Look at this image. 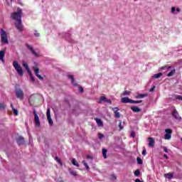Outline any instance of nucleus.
Segmentation results:
<instances>
[{
    "instance_id": "nucleus-10",
    "label": "nucleus",
    "mask_w": 182,
    "mask_h": 182,
    "mask_svg": "<svg viewBox=\"0 0 182 182\" xmlns=\"http://www.w3.org/2000/svg\"><path fill=\"white\" fill-rule=\"evenodd\" d=\"M112 110L114 111V113L115 114V117L117 119H119L120 117V112H119V108L118 107H111Z\"/></svg>"
},
{
    "instance_id": "nucleus-15",
    "label": "nucleus",
    "mask_w": 182,
    "mask_h": 182,
    "mask_svg": "<svg viewBox=\"0 0 182 182\" xmlns=\"http://www.w3.org/2000/svg\"><path fill=\"white\" fill-rule=\"evenodd\" d=\"M122 103H131L132 100H130L128 97H124L121 99Z\"/></svg>"
},
{
    "instance_id": "nucleus-41",
    "label": "nucleus",
    "mask_w": 182,
    "mask_h": 182,
    "mask_svg": "<svg viewBox=\"0 0 182 182\" xmlns=\"http://www.w3.org/2000/svg\"><path fill=\"white\" fill-rule=\"evenodd\" d=\"M78 90L80 93H83V92H85V90H83V87H79Z\"/></svg>"
},
{
    "instance_id": "nucleus-40",
    "label": "nucleus",
    "mask_w": 182,
    "mask_h": 182,
    "mask_svg": "<svg viewBox=\"0 0 182 182\" xmlns=\"http://www.w3.org/2000/svg\"><path fill=\"white\" fill-rule=\"evenodd\" d=\"M70 173L72 176H77V173L75 171H71Z\"/></svg>"
},
{
    "instance_id": "nucleus-31",
    "label": "nucleus",
    "mask_w": 182,
    "mask_h": 182,
    "mask_svg": "<svg viewBox=\"0 0 182 182\" xmlns=\"http://www.w3.org/2000/svg\"><path fill=\"white\" fill-rule=\"evenodd\" d=\"M28 75H30L31 82H35V77H33V75L32 74V72L28 73Z\"/></svg>"
},
{
    "instance_id": "nucleus-38",
    "label": "nucleus",
    "mask_w": 182,
    "mask_h": 182,
    "mask_svg": "<svg viewBox=\"0 0 182 182\" xmlns=\"http://www.w3.org/2000/svg\"><path fill=\"white\" fill-rule=\"evenodd\" d=\"M136 161L139 164H143V160H141L140 158H137Z\"/></svg>"
},
{
    "instance_id": "nucleus-6",
    "label": "nucleus",
    "mask_w": 182,
    "mask_h": 182,
    "mask_svg": "<svg viewBox=\"0 0 182 182\" xmlns=\"http://www.w3.org/2000/svg\"><path fill=\"white\" fill-rule=\"evenodd\" d=\"M17 99L23 100V91L21 89H16L15 91Z\"/></svg>"
},
{
    "instance_id": "nucleus-23",
    "label": "nucleus",
    "mask_w": 182,
    "mask_h": 182,
    "mask_svg": "<svg viewBox=\"0 0 182 182\" xmlns=\"http://www.w3.org/2000/svg\"><path fill=\"white\" fill-rule=\"evenodd\" d=\"M95 120L97 122V126H99L100 127H102V126H103V122H102V119L96 118Z\"/></svg>"
},
{
    "instance_id": "nucleus-7",
    "label": "nucleus",
    "mask_w": 182,
    "mask_h": 182,
    "mask_svg": "<svg viewBox=\"0 0 182 182\" xmlns=\"http://www.w3.org/2000/svg\"><path fill=\"white\" fill-rule=\"evenodd\" d=\"M166 134L164 135L165 140H170L171 139V133H173V130L170 129H165Z\"/></svg>"
},
{
    "instance_id": "nucleus-9",
    "label": "nucleus",
    "mask_w": 182,
    "mask_h": 182,
    "mask_svg": "<svg viewBox=\"0 0 182 182\" xmlns=\"http://www.w3.org/2000/svg\"><path fill=\"white\" fill-rule=\"evenodd\" d=\"M33 70L36 76H37L40 80H43V77L39 75V68H38L37 67H33Z\"/></svg>"
},
{
    "instance_id": "nucleus-54",
    "label": "nucleus",
    "mask_w": 182,
    "mask_h": 182,
    "mask_svg": "<svg viewBox=\"0 0 182 182\" xmlns=\"http://www.w3.org/2000/svg\"><path fill=\"white\" fill-rule=\"evenodd\" d=\"M113 177H114V178H116V176L114 175H113Z\"/></svg>"
},
{
    "instance_id": "nucleus-49",
    "label": "nucleus",
    "mask_w": 182,
    "mask_h": 182,
    "mask_svg": "<svg viewBox=\"0 0 182 182\" xmlns=\"http://www.w3.org/2000/svg\"><path fill=\"white\" fill-rule=\"evenodd\" d=\"M135 182H143V181H140V179H139V178H136V179L135 180Z\"/></svg>"
},
{
    "instance_id": "nucleus-44",
    "label": "nucleus",
    "mask_w": 182,
    "mask_h": 182,
    "mask_svg": "<svg viewBox=\"0 0 182 182\" xmlns=\"http://www.w3.org/2000/svg\"><path fill=\"white\" fill-rule=\"evenodd\" d=\"M106 103H109V105H112V100H109L107 98H106V101H105Z\"/></svg>"
},
{
    "instance_id": "nucleus-35",
    "label": "nucleus",
    "mask_w": 182,
    "mask_h": 182,
    "mask_svg": "<svg viewBox=\"0 0 182 182\" xmlns=\"http://www.w3.org/2000/svg\"><path fill=\"white\" fill-rule=\"evenodd\" d=\"M13 112H14V114L15 116H18V109H16V108H13Z\"/></svg>"
},
{
    "instance_id": "nucleus-36",
    "label": "nucleus",
    "mask_w": 182,
    "mask_h": 182,
    "mask_svg": "<svg viewBox=\"0 0 182 182\" xmlns=\"http://www.w3.org/2000/svg\"><path fill=\"white\" fill-rule=\"evenodd\" d=\"M6 107V105L5 104H0V110H4Z\"/></svg>"
},
{
    "instance_id": "nucleus-8",
    "label": "nucleus",
    "mask_w": 182,
    "mask_h": 182,
    "mask_svg": "<svg viewBox=\"0 0 182 182\" xmlns=\"http://www.w3.org/2000/svg\"><path fill=\"white\" fill-rule=\"evenodd\" d=\"M47 119L48 120V124L50 126H53V120H52V117H50V108L47 109Z\"/></svg>"
},
{
    "instance_id": "nucleus-12",
    "label": "nucleus",
    "mask_w": 182,
    "mask_h": 182,
    "mask_svg": "<svg viewBox=\"0 0 182 182\" xmlns=\"http://www.w3.org/2000/svg\"><path fill=\"white\" fill-rule=\"evenodd\" d=\"M0 60L2 63H5V50H0Z\"/></svg>"
},
{
    "instance_id": "nucleus-18",
    "label": "nucleus",
    "mask_w": 182,
    "mask_h": 182,
    "mask_svg": "<svg viewBox=\"0 0 182 182\" xmlns=\"http://www.w3.org/2000/svg\"><path fill=\"white\" fill-rule=\"evenodd\" d=\"M170 69H171V66L165 65V66L161 67L159 68V70H166V72H170Z\"/></svg>"
},
{
    "instance_id": "nucleus-13",
    "label": "nucleus",
    "mask_w": 182,
    "mask_h": 182,
    "mask_svg": "<svg viewBox=\"0 0 182 182\" xmlns=\"http://www.w3.org/2000/svg\"><path fill=\"white\" fill-rule=\"evenodd\" d=\"M16 141L18 146H22V144H24L25 143V139L22 136H19L18 138L16 139Z\"/></svg>"
},
{
    "instance_id": "nucleus-46",
    "label": "nucleus",
    "mask_w": 182,
    "mask_h": 182,
    "mask_svg": "<svg viewBox=\"0 0 182 182\" xmlns=\"http://www.w3.org/2000/svg\"><path fill=\"white\" fill-rule=\"evenodd\" d=\"M34 35H35V36H36V38H39V36H41L39 33H37L36 31L34 33Z\"/></svg>"
},
{
    "instance_id": "nucleus-20",
    "label": "nucleus",
    "mask_w": 182,
    "mask_h": 182,
    "mask_svg": "<svg viewBox=\"0 0 182 182\" xmlns=\"http://www.w3.org/2000/svg\"><path fill=\"white\" fill-rule=\"evenodd\" d=\"M68 77L71 80V82L74 86H77V84L75 82V78L73 75H68Z\"/></svg>"
},
{
    "instance_id": "nucleus-45",
    "label": "nucleus",
    "mask_w": 182,
    "mask_h": 182,
    "mask_svg": "<svg viewBox=\"0 0 182 182\" xmlns=\"http://www.w3.org/2000/svg\"><path fill=\"white\" fill-rule=\"evenodd\" d=\"M147 154V151L146 149H144L142 151V156H146Z\"/></svg>"
},
{
    "instance_id": "nucleus-43",
    "label": "nucleus",
    "mask_w": 182,
    "mask_h": 182,
    "mask_svg": "<svg viewBox=\"0 0 182 182\" xmlns=\"http://www.w3.org/2000/svg\"><path fill=\"white\" fill-rule=\"evenodd\" d=\"M119 130H123V127L122 126V121H119Z\"/></svg>"
},
{
    "instance_id": "nucleus-52",
    "label": "nucleus",
    "mask_w": 182,
    "mask_h": 182,
    "mask_svg": "<svg viewBox=\"0 0 182 182\" xmlns=\"http://www.w3.org/2000/svg\"><path fill=\"white\" fill-rule=\"evenodd\" d=\"M164 157L165 159H168V156H167V154H164Z\"/></svg>"
},
{
    "instance_id": "nucleus-27",
    "label": "nucleus",
    "mask_w": 182,
    "mask_h": 182,
    "mask_svg": "<svg viewBox=\"0 0 182 182\" xmlns=\"http://www.w3.org/2000/svg\"><path fill=\"white\" fill-rule=\"evenodd\" d=\"M106 97L102 96L100 97V100L98 101V103H100V105H102V103H103V102H106Z\"/></svg>"
},
{
    "instance_id": "nucleus-42",
    "label": "nucleus",
    "mask_w": 182,
    "mask_h": 182,
    "mask_svg": "<svg viewBox=\"0 0 182 182\" xmlns=\"http://www.w3.org/2000/svg\"><path fill=\"white\" fill-rule=\"evenodd\" d=\"M162 149L165 153H168V149L166 146H162Z\"/></svg>"
},
{
    "instance_id": "nucleus-21",
    "label": "nucleus",
    "mask_w": 182,
    "mask_h": 182,
    "mask_svg": "<svg viewBox=\"0 0 182 182\" xmlns=\"http://www.w3.org/2000/svg\"><path fill=\"white\" fill-rule=\"evenodd\" d=\"M165 178H168V180H171L173 178V175L171 173H168L164 175Z\"/></svg>"
},
{
    "instance_id": "nucleus-11",
    "label": "nucleus",
    "mask_w": 182,
    "mask_h": 182,
    "mask_svg": "<svg viewBox=\"0 0 182 182\" xmlns=\"http://www.w3.org/2000/svg\"><path fill=\"white\" fill-rule=\"evenodd\" d=\"M172 115L176 120H181V117L178 114L177 109H174L172 112Z\"/></svg>"
},
{
    "instance_id": "nucleus-37",
    "label": "nucleus",
    "mask_w": 182,
    "mask_h": 182,
    "mask_svg": "<svg viewBox=\"0 0 182 182\" xmlns=\"http://www.w3.org/2000/svg\"><path fill=\"white\" fill-rule=\"evenodd\" d=\"M55 160H56L59 164H60V166H62V161L60 160V159H59V157L56 156Z\"/></svg>"
},
{
    "instance_id": "nucleus-14",
    "label": "nucleus",
    "mask_w": 182,
    "mask_h": 182,
    "mask_svg": "<svg viewBox=\"0 0 182 182\" xmlns=\"http://www.w3.org/2000/svg\"><path fill=\"white\" fill-rule=\"evenodd\" d=\"M149 147H154V139L152 137L148 138Z\"/></svg>"
},
{
    "instance_id": "nucleus-30",
    "label": "nucleus",
    "mask_w": 182,
    "mask_h": 182,
    "mask_svg": "<svg viewBox=\"0 0 182 182\" xmlns=\"http://www.w3.org/2000/svg\"><path fill=\"white\" fill-rule=\"evenodd\" d=\"M72 163H73V166H75L76 167H79V164H77V163L76 162V159H73Z\"/></svg>"
},
{
    "instance_id": "nucleus-29",
    "label": "nucleus",
    "mask_w": 182,
    "mask_h": 182,
    "mask_svg": "<svg viewBox=\"0 0 182 182\" xmlns=\"http://www.w3.org/2000/svg\"><path fill=\"white\" fill-rule=\"evenodd\" d=\"M135 177H139L140 176V170L136 169L134 173Z\"/></svg>"
},
{
    "instance_id": "nucleus-26",
    "label": "nucleus",
    "mask_w": 182,
    "mask_h": 182,
    "mask_svg": "<svg viewBox=\"0 0 182 182\" xmlns=\"http://www.w3.org/2000/svg\"><path fill=\"white\" fill-rule=\"evenodd\" d=\"M174 73H176V69L171 70L167 74L168 77H171V76H173V75H174Z\"/></svg>"
},
{
    "instance_id": "nucleus-28",
    "label": "nucleus",
    "mask_w": 182,
    "mask_h": 182,
    "mask_svg": "<svg viewBox=\"0 0 182 182\" xmlns=\"http://www.w3.org/2000/svg\"><path fill=\"white\" fill-rule=\"evenodd\" d=\"M141 102H142L141 100L136 101V100H131V103L134 105H139L141 103Z\"/></svg>"
},
{
    "instance_id": "nucleus-53",
    "label": "nucleus",
    "mask_w": 182,
    "mask_h": 182,
    "mask_svg": "<svg viewBox=\"0 0 182 182\" xmlns=\"http://www.w3.org/2000/svg\"><path fill=\"white\" fill-rule=\"evenodd\" d=\"M87 159H90V156H87Z\"/></svg>"
},
{
    "instance_id": "nucleus-51",
    "label": "nucleus",
    "mask_w": 182,
    "mask_h": 182,
    "mask_svg": "<svg viewBox=\"0 0 182 182\" xmlns=\"http://www.w3.org/2000/svg\"><path fill=\"white\" fill-rule=\"evenodd\" d=\"M11 107L12 110H14V109H15L13 104H11Z\"/></svg>"
},
{
    "instance_id": "nucleus-57",
    "label": "nucleus",
    "mask_w": 182,
    "mask_h": 182,
    "mask_svg": "<svg viewBox=\"0 0 182 182\" xmlns=\"http://www.w3.org/2000/svg\"><path fill=\"white\" fill-rule=\"evenodd\" d=\"M181 141H182V139H181Z\"/></svg>"
},
{
    "instance_id": "nucleus-24",
    "label": "nucleus",
    "mask_w": 182,
    "mask_h": 182,
    "mask_svg": "<svg viewBox=\"0 0 182 182\" xmlns=\"http://www.w3.org/2000/svg\"><path fill=\"white\" fill-rule=\"evenodd\" d=\"M102 156L104 159H107V149L105 148L102 149Z\"/></svg>"
},
{
    "instance_id": "nucleus-56",
    "label": "nucleus",
    "mask_w": 182,
    "mask_h": 182,
    "mask_svg": "<svg viewBox=\"0 0 182 182\" xmlns=\"http://www.w3.org/2000/svg\"><path fill=\"white\" fill-rule=\"evenodd\" d=\"M11 2H14V0H11Z\"/></svg>"
},
{
    "instance_id": "nucleus-16",
    "label": "nucleus",
    "mask_w": 182,
    "mask_h": 182,
    "mask_svg": "<svg viewBox=\"0 0 182 182\" xmlns=\"http://www.w3.org/2000/svg\"><path fill=\"white\" fill-rule=\"evenodd\" d=\"M131 110L134 112V113H139V112H141V109L139 108V107H131Z\"/></svg>"
},
{
    "instance_id": "nucleus-55",
    "label": "nucleus",
    "mask_w": 182,
    "mask_h": 182,
    "mask_svg": "<svg viewBox=\"0 0 182 182\" xmlns=\"http://www.w3.org/2000/svg\"><path fill=\"white\" fill-rule=\"evenodd\" d=\"M67 36H70V34H68Z\"/></svg>"
},
{
    "instance_id": "nucleus-39",
    "label": "nucleus",
    "mask_w": 182,
    "mask_h": 182,
    "mask_svg": "<svg viewBox=\"0 0 182 182\" xmlns=\"http://www.w3.org/2000/svg\"><path fill=\"white\" fill-rule=\"evenodd\" d=\"M171 14H173V15L176 14V7H171Z\"/></svg>"
},
{
    "instance_id": "nucleus-32",
    "label": "nucleus",
    "mask_w": 182,
    "mask_h": 182,
    "mask_svg": "<svg viewBox=\"0 0 182 182\" xmlns=\"http://www.w3.org/2000/svg\"><path fill=\"white\" fill-rule=\"evenodd\" d=\"M130 137H132V139H134V137H136V132L132 131L130 134Z\"/></svg>"
},
{
    "instance_id": "nucleus-1",
    "label": "nucleus",
    "mask_w": 182,
    "mask_h": 182,
    "mask_svg": "<svg viewBox=\"0 0 182 182\" xmlns=\"http://www.w3.org/2000/svg\"><path fill=\"white\" fill-rule=\"evenodd\" d=\"M11 19L16 21V22L22 21V9L18 8L16 12L13 13L11 14Z\"/></svg>"
},
{
    "instance_id": "nucleus-34",
    "label": "nucleus",
    "mask_w": 182,
    "mask_h": 182,
    "mask_svg": "<svg viewBox=\"0 0 182 182\" xmlns=\"http://www.w3.org/2000/svg\"><path fill=\"white\" fill-rule=\"evenodd\" d=\"M129 95H130V92L128 90H125L123 93L122 95L123 96H129Z\"/></svg>"
},
{
    "instance_id": "nucleus-5",
    "label": "nucleus",
    "mask_w": 182,
    "mask_h": 182,
    "mask_svg": "<svg viewBox=\"0 0 182 182\" xmlns=\"http://www.w3.org/2000/svg\"><path fill=\"white\" fill-rule=\"evenodd\" d=\"M14 25H15L16 29L18 31V32H22L23 31V26H22V20L16 21L14 23Z\"/></svg>"
},
{
    "instance_id": "nucleus-47",
    "label": "nucleus",
    "mask_w": 182,
    "mask_h": 182,
    "mask_svg": "<svg viewBox=\"0 0 182 182\" xmlns=\"http://www.w3.org/2000/svg\"><path fill=\"white\" fill-rule=\"evenodd\" d=\"M103 137H105V135L102 134H99V139H103Z\"/></svg>"
},
{
    "instance_id": "nucleus-17",
    "label": "nucleus",
    "mask_w": 182,
    "mask_h": 182,
    "mask_svg": "<svg viewBox=\"0 0 182 182\" xmlns=\"http://www.w3.org/2000/svg\"><path fill=\"white\" fill-rule=\"evenodd\" d=\"M26 46H27L28 49H30V50H31V53H33V55H34V56H36V57L39 56V55H38V54L35 52V50H33V48L31 47V46H29V44H26Z\"/></svg>"
},
{
    "instance_id": "nucleus-4",
    "label": "nucleus",
    "mask_w": 182,
    "mask_h": 182,
    "mask_svg": "<svg viewBox=\"0 0 182 182\" xmlns=\"http://www.w3.org/2000/svg\"><path fill=\"white\" fill-rule=\"evenodd\" d=\"M33 113L34 114L35 125L39 127V126H41V121L39 120V116H38V114L36 113V109H33Z\"/></svg>"
},
{
    "instance_id": "nucleus-22",
    "label": "nucleus",
    "mask_w": 182,
    "mask_h": 182,
    "mask_svg": "<svg viewBox=\"0 0 182 182\" xmlns=\"http://www.w3.org/2000/svg\"><path fill=\"white\" fill-rule=\"evenodd\" d=\"M161 76H163V73H156V74H154L152 77L154 79H159V77H161Z\"/></svg>"
},
{
    "instance_id": "nucleus-19",
    "label": "nucleus",
    "mask_w": 182,
    "mask_h": 182,
    "mask_svg": "<svg viewBox=\"0 0 182 182\" xmlns=\"http://www.w3.org/2000/svg\"><path fill=\"white\" fill-rule=\"evenodd\" d=\"M23 66L25 68L26 70H27L28 73H31V69L29 68V66L25 61H23Z\"/></svg>"
},
{
    "instance_id": "nucleus-50",
    "label": "nucleus",
    "mask_w": 182,
    "mask_h": 182,
    "mask_svg": "<svg viewBox=\"0 0 182 182\" xmlns=\"http://www.w3.org/2000/svg\"><path fill=\"white\" fill-rule=\"evenodd\" d=\"M181 10L179 8H176V12H181Z\"/></svg>"
},
{
    "instance_id": "nucleus-2",
    "label": "nucleus",
    "mask_w": 182,
    "mask_h": 182,
    "mask_svg": "<svg viewBox=\"0 0 182 182\" xmlns=\"http://www.w3.org/2000/svg\"><path fill=\"white\" fill-rule=\"evenodd\" d=\"M0 35L1 43H4V45H8V43H9V41H8V34H6V31L1 28L0 31Z\"/></svg>"
},
{
    "instance_id": "nucleus-48",
    "label": "nucleus",
    "mask_w": 182,
    "mask_h": 182,
    "mask_svg": "<svg viewBox=\"0 0 182 182\" xmlns=\"http://www.w3.org/2000/svg\"><path fill=\"white\" fill-rule=\"evenodd\" d=\"M154 89H156V87H153L150 89L149 92H154Z\"/></svg>"
},
{
    "instance_id": "nucleus-25",
    "label": "nucleus",
    "mask_w": 182,
    "mask_h": 182,
    "mask_svg": "<svg viewBox=\"0 0 182 182\" xmlns=\"http://www.w3.org/2000/svg\"><path fill=\"white\" fill-rule=\"evenodd\" d=\"M144 97H147V94H139L136 97V99H144Z\"/></svg>"
},
{
    "instance_id": "nucleus-3",
    "label": "nucleus",
    "mask_w": 182,
    "mask_h": 182,
    "mask_svg": "<svg viewBox=\"0 0 182 182\" xmlns=\"http://www.w3.org/2000/svg\"><path fill=\"white\" fill-rule=\"evenodd\" d=\"M13 66L16 70L17 73L19 75V76H23V70H22V67L19 65V63H17V61L13 62Z\"/></svg>"
},
{
    "instance_id": "nucleus-33",
    "label": "nucleus",
    "mask_w": 182,
    "mask_h": 182,
    "mask_svg": "<svg viewBox=\"0 0 182 182\" xmlns=\"http://www.w3.org/2000/svg\"><path fill=\"white\" fill-rule=\"evenodd\" d=\"M82 163L83 166H85V168L89 170V165H87V163H86L85 161H82Z\"/></svg>"
}]
</instances>
